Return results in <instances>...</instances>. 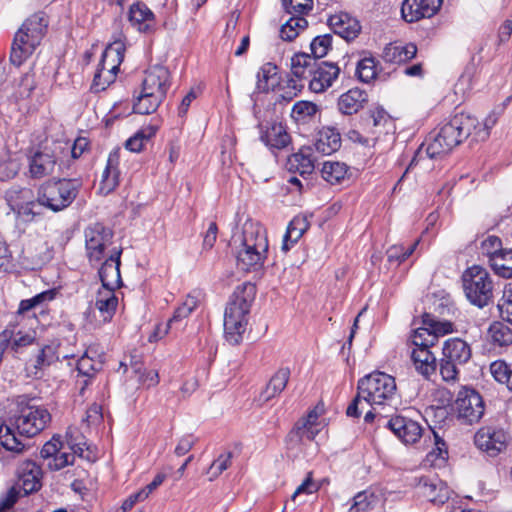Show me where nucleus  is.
<instances>
[{
	"instance_id": "nucleus-26",
	"label": "nucleus",
	"mask_w": 512,
	"mask_h": 512,
	"mask_svg": "<svg viewBox=\"0 0 512 512\" xmlns=\"http://www.w3.org/2000/svg\"><path fill=\"white\" fill-rule=\"evenodd\" d=\"M114 290L105 287L99 289L95 301L90 307L95 316L96 312H98V316L103 322L110 321L116 311L118 298Z\"/></svg>"
},
{
	"instance_id": "nucleus-11",
	"label": "nucleus",
	"mask_w": 512,
	"mask_h": 512,
	"mask_svg": "<svg viewBox=\"0 0 512 512\" xmlns=\"http://www.w3.org/2000/svg\"><path fill=\"white\" fill-rule=\"evenodd\" d=\"M423 326L414 330L411 340L414 348L430 349L437 344L439 337L453 331V325L448 321H438L431 314L422 316Z\"/></svg>"
},
{
	"instance_id": "nucleus-33",
	"label": "nucleus",
	"mask_w": 512,
	"mask_h": 512,
	"mask_svg": "<svg viewBox=\"0 0 512 512\" xmlns=\"http://www.w3.org/2000/svg\"><path fill=\"white\" fill-rule=\"evenodd\" d=\"M341 147L340 132L334 127H323L315 141V148L324 155H330Z\"/></svg>"
},
{
	"instance_id": "nucleus-12",
	"label": "nucleus",
	"mask_w": 512,
	"mask_h": 512,
	"mask_svg": "<svg viewBox=\"0 0 512 512\" xmlns=\"http://www.w3.org/2000/svg\"><path fill=\"white\" fill-rule=\"evenodd\" d=\"M508 443V433L495 426H482L474 435L476 448L489 457H496L504 452Z\"/></svg>"
},
{
	"instance_id": "nucleus-34",
	"label": "nucleus",
	"mask_w": 512,
	"mask_h": 512,
	"mask_svg": "<svg viewBox=\"0 0 512 512\" xmlns=\"http://www.w3.org/2000/svg\"><path fill=\"white\" fill-rule=\"evenodd\" d=\"M129 20L133 28L146 32L153 28L155 19L153 12L143 3H135L130 7Z\"/></svg>"
},
{
	"instance_id": "nucleus-55",
	"label": "nucleus",
	"mask_w": 512,
	"mask_h": 512,
	"mask_svg": "<svg viewBox=\"0 0 512 512\" xmlns=\"http://www.w3.org/2000/svg\"><path fill=\"white\" fill-rule=\"evenodd\" d=\"M317 112V106L308 101H298L292 107L291 117L296 122H305Z\"/></svg>"
},
{
	"instance_id": "nucleus-44",
	"label": "nucleus",
	"mask_w": 512,
	"mask_h": 512,
	"mask_svg": "<svg viewBox=\"0 0 512 512\" xmlns=\"http://www.w3.org/2000/svg\"><path fill=\"white\" fill-rule=\"evenodd\" d=\"M59 344L55 342H51L47 345H44L39 350L38 354L35 358L34 368L36 371L34 372V375H38V371H41L45 369L46 367H49L53 363L57 362L59 360Z\"/></svg>"
},
{
	"instance_id": "nucleus-22",
	"label": "nucleus",
	"mask_w": 512,
	"mask_h": 512,
	"mask_svg": "<svg viewBox=\"0 0 512 512\" xmlns=\"http://www.w3.org/2000/svg\"><path fill=\"white\" fill-rule=\"evenodd\" d=\"M41 35L42 34H15L11 47V63L20 66L40 44Z\"/></svg>"
},
{
	"instance_id": "nucleus-61",
	"label": "nucleus",
	"mask_w": 512,
	"mask_h": 512,
	"mask_svg": "<svg viewBox=\"0 0 512 512\" xmlns=\"http://www.w3.org/2000/svg\"><path fill=\"white\" fill-rule=\"evenodd\" d=\"M503 250L501 239L497 236H488L481 243V253L488 257L489 263H491L492 259Z\"/></svg>"
},
{
	"instance_id": "nucleus-28",
	"label": "nucleus",
	"mask_w": 512,
	"mask_h": 512,
	"mask_svg": "<svg viewBox=\"0 0 512 512\" xmlns=\"http://www.w3.org/2000/svg\"><path fill=\"white\" fill-rule=\"evenodd\" d=\"M416 53L417 47L413 43L391 42L384 47L381 57L387 63H402L414 58Z\"/></svg>"
},
{
	"instance_id": "nucleus-2",
	"label": "nucleus",
	"mask_w": 512,
	"mask_h": 512,
	"mask_svg": "<svg viewBox=\"0 0 512 512\" xmlns=\"http://www.w3.org/2000/svg\"><path fill=\"white\" fill-rule=\"evenodd\" d=\"M237 247V263L243 270L262 267L267 257L268 239L265 228L257 221L247 220L239 235L233 237Z\"/></svg>"
},
{
	"instance_id": "nucleus-29",
	"label": "nucleus",
	"mask_w": 512,
	"mask_h": 512,
	"mask_svg": "<svg viewBox=\"0 0 512 512\" xmlns=\"http://www.w3.org/2000/svg\"><path fill=\"white\" fill-rule=\"evenodd\" d=\"M411 359L416 371L426 379L436 373L437 359L430 349L413 348Z\"/></svg>"
},
{
	"instance_id": "nucleus-57",
	"label": "nucleus",
	"mask_w": 512,
	"mask_h": 512,
	"mask_svg": "<svg viewBox=\"0 0 512 512\" xmlns=\"http://www.w3.org/2000/svg\"><path fill=\"white\" fill-rule=\"evenodd\" d=\"M332 46V35L331 34H320L316 36L311 44V52L312 56L317 58H323L325 57Z\"/></svg>"
},
{
	"instance_id": "nucleus-25",
	"label": "nucleus",
	"mask_w": 512,
	"mask_h": 512,
	"mask_svg": "<svg viewBox=\"0 0 512 512\" xmlns=\"http://www.w3.org/2000/svg\"><path fill=\"white\" fill-rule=\"evenodd\" d=\"M198 299L192 295H187L180 306L176 308L173 316L165 324V328L161 330L157 328L156 334L159 337L166 335L169 330H181L184 327L183 321L189 317V315L198 307Z\"/></svg>"
},
{
	"instance_id": "nucleus-31",
	"label": "nucleus",
	"mask_w": 512,
	"mask_h": 512,
	"mask_svg": "<svg viewBox=\"0 0 512 512\" xmlns=\"http://www.w3.org/2000/svg\"><path fill=\"white\" fill-rule=\"evenodd\" d=\"M125 45L122 41L116 40L109 44L102 53L101 61L98 66L107 69L109 72L117 75L119 66L124 59Z\"/></svg>"
},
{
	"instance_id": "nucleus-48",
	"label": "nucleus",
	"mask_w": 512,
	"mask_h": 512,
	"mask_svg": "<svg viewBox=\"0 0 512 512\" xmlns=\"http://www.w3.org/2000/svg\"><path fill=\"white\" fill-rule=\"evenodd\" d=\"M490 266L497 275L503 278H512V249H504L496 255Z\"/></svg>"
},
{
	"instance_id": "nucleus-3",
	"label": "nucleus",
	"mask_w": 512,
	"mask_h": 512,
	"mask_svg": "<svg viewBox=\"0 0 512 512\" xmlns=\"http://www.w3.org/2000/svg\"><path fill=\"white\" fill-rule=\"evenodd\" d=\"M477 126L478 120L474 116L464 113L456 114L427 143L428 157L433 159L449 153L465 139L472 137V129H476Z\"/></svg>"
},
{
	"instance_id": "nucleus-49",
	"label": "nucleus",
	"mask_w": 512,
	"mask_h": 512,
	"mask_svg": "<svg viewBox=\"0 0 512 512\" xmlns=\"http://www.w3.org/2000/svg\"><path fill=\"white\" fill-rule=\"evenodd\" d=\"M55 296L53 290L44 291L35 295L30 299H25L20 302L18 312L25 313L30 310H39V313L44 312L45 303L51 301Z\"/></svg>"
},
{
	"instance_id": "nucleus-5",
	"label": "nucleus",
	"mask_w": 512,
	"mask_h": 512,
	"mask_svg": "<svg viewBox=\"0 0 512 512\" xmlns=\"http://www.w3.org/2000/svg\"><path fill=\"white\" fill-rule=\"evenodd\" d=\"M463 290L468 301L479 308L487 306L493 299V280L488 271L474 265L463 272Z\"/></svg>"
},
{
	"instance_id": "nucleus-59",
	"label": "nucleus",
	"mask_w": 512,
	"mask_h": 512,
	"mask_svg": "<svg viewBox=\"0 0 512 512\" xmlns=\"http://www.w3.org/2000/svg\"><path fill=\"white\" fill-rule=\"evenodd\" d=\"M498 309L501 318L512 324V283L505 285Z\"/></svg>"
},
{
	"instance_id": "nucleus-24",
	"label": "nucleus",
	"mask_w": 512,
	"mask_h": 512,
	"mask_svg": "<svg viewBox=\"0 0 512 512\" xmlns=\"http://www.w3.org/2000/svg\"><path fill=\"white\" fill-rule=\"evenodd\" d=\"M260 139L270 149H283L290 144L291 138L286 128L277 122L269 125L259 124Z\"/></svg>"
},
{
	"instance_id": "nucleus-41",
	"label": "nucleus",
	"mask_w": 512,
	"mask_h": 512,
	"mask_svg": "<svg viewBox=\"0 0 512 512\" xmlns=\"http://www.w3.org/2000/svg\"><path fill=\"white\" fill-rule=\"evenodd\" d=\"M309 228V223L305 217L296 216L294 217L288 227L287 231L283 237L282 250L288 251L292 245H294L302 235Z\"/></svg>"
},
{
	"instance_id": "nucleus-47",
	"label": "nucleus",
	"mask_w": 512,
	"mask_h": 512,
	"mask_svg": "<svg viewBox=\"0 0 512 512\" xmlns=\"http://www.w3.org/2000/svg\"><path fill=\"white\" fill-rule=\"evenodd\" d=\"M158 126L148 125L137 131L125 142V147L131 152L142 151L144 144L149 141L157 132Z\"/></svg>"
},
{
	"instance_id": "nucleus-54",
	"label": "nucleus",
	"mask_w": 512,
	"mask_h": 512,
	"mask_svg": "<svg viewBox=\"0 0 512 512\" xmlns=\"http://www.w3.org/2000/svg\"><path fill=\"white\" fill-rule=\"evenodd\" d=\"M49 20L43 12H38L27 18L17 32H43L48 28Z\"/></svg>"
},
{
	"instance_id": "nucleus-58",
	"label": "nucleus",
	"mask_w": 512,
	"mask_h": 512,
	"mask_svg": "<svg viewBox=\"0 0 512 512\" xmlns=\"http://www.w3.org/2000/svg\"><path fill=\"white\" fill-rule=\"evenodd\" d=\"M116 75L109 72L107 69H103L97 66L96 72L93 77L91 84V90L93 92H100L105 90L111 83L115 81Z\"/></svg>"
},
{
	"instance_id": "nucleus-21",
	"label": "nucleus",
	"mask_w": 512,
	"mask_h": 512,
	"mask_svg": "<svg viewBox=\"0 0 512 512\" xmlns=\"http://www.w3.org/2000/svg\"><path fill=\"white\" fill-rule=\"evenodd\" d=\"M417 489L433 504L442 505L450 498V489L445 482L437 477H421Z\"/></svg>"
},
{
	"instance_id": "nucleus-36",
	"label": "nucleus",
	"mask_w": 512,
	"mask_h": 512,
	"mask_svg": "<svg viewBox=\"0 0 512 512\" xmlns=\"http://www.w3.org/2000/svg\"><path fill=\"white\" fill-rule=\"evenodd\" d=\"M316 62V59L307 53H296L291 57V73L300 81H308Z\"/></svg>"
},
{
	"instance_id": "nucleus-45",
	"label": "nucleus",
	"mask_w": 512,
	"mask_h": 512,
	"mask_svg": "<svg viewBox=\"0 0 512 512\" xmlns=\"http://www.w3.org/2000/svg\"><path fill=\"white\" fill-rule=\"evenodd\" d=\"M277 84V66L270 62L265 63L257 73V90L259 92H268Z\"/></svg>"
},
{
	"instance_id": "nucleus-15",
	"label": "nucleus",
	"mask_w": 512,
	"mask_h": 512,
	"mask_svg": "<svg viewBox=\"0 0 512 512\" xmlns=\"http://www.w3.org/2000/svg\"><path fill=\"white\" fill-rule=\"evenodd\" d=\"M339 74L340 68L337 64L327 61L316 62L308 79L310 90L315 93L324 92L333 85Z\"/></svg>"
},
{
	"instance_id": "nucleus-35",
	"label": "nucleus",
	"mask_w": 512,
	"mask_h": 512,
	"mask_svg": "<svg viewBox=\"0 0 512 512\" xmlns=\"http://www.w3.org/2000/svg\"><path fill=\"white\" fill-rule=\"evenodd\" d=\"M290 378L289 368H280L270 378L265 388L260 394V400L268 402L274 397L278 396L287 386Z\"/></svg>"
},
{
	"instance_id": "nucleus-19",
	"label": "nucleus",
	"mask_w": 512,
	"mask_h": 512,
	"mask_svg": "<svg viewBox=\"0 0 512 512\" xmlns=\"http://www.w3.org/2000/svg\"><path fill=\"white\" fill-rule=\"evenodd\" d=\"M122 249L113 246L109 250V256L105 258L98 274L102 282V287L116 289L121 285L120 275V257Z\"/></svg>"
},
{
	"instance_id": "nucleus-63",
	"label": "nucleus",
	"mask_w": 512,
	"mask_h": 512,
	"mask_svg": "<svg viewBox=\"0 0 512 512\" xmlns=\"http://www.w3.org/2000/svg\"><path fill=\"white\" fill-rule=\"evenodd\" d=\"M74 455L67 452L59 451L49 462H47V467L51 471H58L62 468L73 464Z\"/></svg>"
},
{
	"instance_id": "nucleus-60",
	"label": "nucleus",
	"mask_w": 512,
	"mask_h": 512,
	"mask_svg": "<svg viewBox=\"0 0 512 512\" xmlns=\"http://www.w3.org/2000/svg\"><path fill=\"white\" fill-rule=\"evenodd\" d=\"M419 240H416L412 245L405 248L402 245H393L387 250V259L390 263H401L405 261L416 249Z\"/></svg>"
},
{
	"instance_id": "nucleus-56",
	"label": "nucleus",
	"mask_w": 512,
	"mask_h": 512,
	"mask_svg": "<svg viewBox=\"0 0 512 512\" xmlns=\"http://www.w3.org/2000/svg\"><path fill=\"white\" fill-rule=\"evenodd\" d=\"M246 326L242 322H233L224 319V335L226 340L233 345L239 344L246 331Z\"/></svg>"
},
{
	"instance_id": "nucleus-39",
	"label": "nucleus",
	"mask_w": 512,
	"mask_h": 512,
	"mask_svg": "<svg viewBox=\"0 0 512 512\" xmlns=\"http://www.w3.org/2000/svg\"><path fill=\"white\" fill-rule=\"evenodd\" d=\"M328 26L332 32H361L359 20L347 12H338L328 18Z\"/></svg>"
},
{
	"instance_id": "nucleus-4",
	"label": "nucleus",
	"mask_w": 512,
	"mask_h": 512,
	"mask_svg": "<svg viewBox=\"0 0 512 512\" xmlns=\"http://www.w3.org/2000/svg\"><path fill=\"white\" fill-rule=\"evenodd\" d=\"M82 183L78 179H58L43 183L38 189L39 201L53 212L61 211L72 204Z\"/></svg>"
},
{
	"instance_id": "nucleus-20",
	"label": "nucleus",
	"mask_w": 512,
	"mask_h": 512,
	"mask_svg": "<svg viewBox=\"0 0 512 512\" xmlns=\"http://www.w3.org/2000/svg\"><path fill=\"white\" fill-rule=\"evenodd\" d=\"M385 426L406 444L415 443L421 437L423 431L417 421L401 415L392 417L385 423Z\"/></svg>"
},
{
	"instance_id": "nucleus-52",
	"label": "nucleus",
	"mask_w": 512,
	"mask_h": 512,
	"mask_svg": "<svg viewBox=\"0 0 512 512\" xmlns=\"http://www.w3.org/2000/svg\"><path fill=\"white\" fill-rule=\"evenodd\" d=\"M378 499L373 492L361 491L353 498V504L348 512H369L374 508Z\"/></svg>"
},
{
	"instance_id": "nucleus-64",
	"label": "nucleus",
	"mask_w": 512,
	"mask_h": 512,
	"mask_svg": "<svg viewBox=\"0 0 512 512\" xmlns=\"http://www.w3.org/2000/svg\"><path fill=\"white\" fill-rule=\"evenodd\" d=\"M368 407L369 403L361 397L360 390H358L357 395L347 407L346 414L348 417L358 418L364 411H367Z\"/></svg>"
},
{
	"instance_id": "nucleus-8",
	"label": "nucleus",
	"mask_w": 512,
	"mask_h": 512,
	"mask_svg": "<svg viewBox=\"0 0 512 512\" xmlns=\"http://www.w3.org/2000/svg\"><path fill=\"white\" fill-rule=\"evenodd\" d=\"M454 409L456 417L461 424L473 425L482 419L485 412V404L478 391L464 386L457 393Z\"/></svg>"
},
{
	"instance_id": "nucleus-7",
	"label": "nucleus",
	"mask_w": 512,
	"mask_h": 512,
	"mask_svg": "<svg viewBox=\"0 0 512 512\" xmlns=\"http://www.w3.org/2000/svg\"><path fill=\"white\" fill-rule=\"evenodd\" d=\"M471 348L460 338H450L444 342L440 360V374L444 381L454 382L459 375L458 367L469 361Z\"/></svg>"
},
{
	"instance_id": "nucleus-46",
	"label": "nucleus",
	"mask_w": 512,
	"mask_h": 512,
	"mask_svg": "<svg viewBox=\"0 0 512 512\" xmlns=\"http://www.w3.org/2000/svg\"><path fill=\"white\" fill-rule=\"evenodd\" d=\"M163 100L164 98L162 97L141 90L133 104V111L143 115L154 113Z\"/></svg>"
},
{
	"instance_id": "nucleus-18",
	"label": "nucleus",
	"mask_w": 512,
	"mask_h": 512,
	"mask_svg": "<svg viewBox=\"0 0 512 512\" xmlns=\"http://www.w3.org/2000/svg\"><path fill=\"white\" fill-rule=\"evenodd\" d=\"M286 11L291 15L280 26V32H293L296 29L304 30L308 26L305 18L298 14H303L312 9V0H282Z\"/></svg>"
},
{
	"instance_id": "nucleus-30",
	"label": "nucleus",
	"mask_w": 512,
	"mask_h": 512,
	"mask_svg": "<svg viewBox=\"0 0 512 512\" xmlns=\"http://www.w3.org/2000/svg\"><path fill=\"white\" fill-rule=\"evenodd\" d=\"M367 100L368 95L364 90L353 88L339 97L338 109L343 114L352 115L362 109Z\"/></svg>"
},
{
	"instance_id": "nucleus-38",
	"label": "nucleus",
	"mask_w": 512,
	"mask_h": 512,
	"mask_svg": "<svg viewBox=\"0 0 512 512\" xmlns=\"http://www.w3.org/2000/svg\"><path fill=\"white\" fill-rule=\"evenodd\" d=\"M287 165L289 171L298 172L301 176L310 175L315 169L314 159L309 148L301 149L291 155Z\"/></svg>"
},
{
	"instance_id": "nucleus-27",
	"label": "nucleus",
	"mask_w": 512,
	"mask_h": 512,
	"mask_svg": "<svg viewBox=\"0 0 512 512\" xmlns=\"http://www.w3.org/2000/svg\"><path fill=\"white\" fill-rule=\"evenodd\" d=\"M15 427L10 425L0 426V461L6 462V452H10L13 455L23 453L26 444L23 443L15 434Z\"/></svg>"
},
{
	"instance_id": "nucleus-14",
	"label": "nucleus",
	"mask_w": 512,
	"mask_h": 512,
	"mask_svg": "<svg viewBox=\"0 0 512 512\" xmlns=\"http://www.w3.org/2000/svg\"><path fill=\"white\" fill-rule=\"evenodd\" d=\"M16 475L17 480L14 486L22 492L23 496L41 489L43 472L41 466L35 461L30 459L22 461L17 467Z\"/></svg>"
},
{
	"instance_id": "nucleus-51",
	"label": "nucleus",
	"mask_w": 512,
	"mask_h": 512,
	"mask_svg": "<svg viewBox=\"0 0 512 512\" xmlns=\"http://www.w3.org/2000/svg\"><path fill=\"white\" fill-rule=\"evenodd\" d=\"M355 74L363 83H370L373 81L377 76V62L375 58L369 56L359 60Z\"/></svg>"
},
{
	"instance_id": "nucleus-10",
	"label": "nucleus",
	"mask_w": 512,
	"mask_h": 512,
	"mask_svg": "<svg viewBox=\"0 0 512 512\" xmlns=\"http://www.w3.org/2000/svg\"><path fill=\"white\" fill-rule=\"evenodd\" d=\"M255 294L256 287L252 283L246 282L237 286L227 303L224 319L247 325Z\"/></svg>"
},
{
	"instance_id": "nucleus-6",
	"label": "nucleus",
	"mask_w": 512,
	"mask_h": 512,
	"mask_svg": "<svg viewBox=\"0 0 512 512\" xmlns=\"http://www.w3.org/2000/svg\"><path fill=\"white\" fill-rule=\"evenodd\" d=\"M18 407V414L11 419V423L20 436L27 438L36 436L44 430L51 420V415L47 409L31 405L26 402L24 397L18 401Z\"/></svg>"
},
{
	"instance_id": "nucleus-40",
	"label": "nucleus",
	"mask_w": 512,
	"mask_h": 512,
	"mask_svg": "<svg viewBox=\"0 0 512 512\" xmlns=\"http://www.w3.org/2000/svg\"><path fill=\"white\" fill-rule=\"evenodd\" d=\"M487 338L494 347L512 345V329L504 322L494 321L488 328Z\"/></svg>"
},
{
	"instance_id": "nucleus-42",
	"label": "nucleus",
	"mask_w": 512,
	"mask_h": 512,
	"mask_svg": "<svg viewBox=\"0 0 512 512\" xmlns=\"http://www.w3.org/2000/svg\"><path fill=\"white\" fill-rule=\"evenodd\" d=\"M117 162H118V155L117 152L110 153L107 166L102 174V179L100 183V189L105 192L109 193L113 191L116 186L118 185V179H119V171L117 168Z\"/></svg>"
},
{
	"instance_id": "nucleus-16",
	"label": "nucleus",
	"mask_w": 512,
	"mask_h": 512,
	"mask_svg": "<svg viewBox=\"0 0 512 512\" xmlns=\"http://www.w3.org/2000/svg\"><path fill=\"white\" fill-rule=\"evenodd\" d=\"M169 87L170 72L166 67L154 65L146 70L141 90L165 99Z\"/></svg>"
},
{
	"instance_id": "nucleus-9",
	"label": "nucleus",
	"mask_w": 512,
	"mask_h": 512,
	"mask_svg": "<svg viewBox=\"0 0 512 512\" xmlns=\"http://www.w3.org/2000/svg\"><path fill=\"white\" fill-rule=\"evenodd\" d=\"M86 255L90 263H98L109 256L113 232L100 223L88 226L84 232Z\"/></svg>"
},
{
	"instance_id": "nucleus-1",
	"label": "nucleus",
	"mask_w": 512,
	"mask_h": 512,
	"mask_svg": "<svg viewBox=\"0 0 512 512\" xmlns=\"http://www.w3.org/2000/svg\"><path fill=\"white\" fill-rule=\"evenodd\" d=\"M357 390L368 403L370 409L365 412L364 421L378 424L385 419L382 411L393 410L397 402V386L395 378L384 372L371 373L358 381Z\"/></svg>"
},
{
	"instance_id": "nucleus-53",
	"label": "nucleus",
	"mask_w": 512,
	"mask_h": 512,
	"mask_svg": "<svg viewBox=\"0 0 512 512\" xmlns=\"http://www.w3.org/2000/svg\"><path fill=\"white\" fill-rule=\"evenodd\" d=\"M499 118V113L492 111L483 121H478L476 129H472V140L475 142H481L488 139L490 130L495 126Z\"/></svg>"
},
{
	"instance_id": "nucleus-50",
	"label": "nucleus",
	"mask_w": 512,
	"mask_h": 512,
	"mask_svg": "<svg viewBox=\"0 0 512 512\" xmlns=\"http://www.w3.org/2000/svg\"><path fill=\"white\" fill-rule=\"evenodd\" d=\"M43 208L44 205L40 203L38 195L36 200L16 203L12 206V209L17 213L18 217L24 221H32L36 216H40Z\"/></svg>"
},
{
	"instance_id": "nucleus-37",
	"label": "nucleus",
	"mask_w": 512,
	"mask_h": 512,
	"mask_svg": "<svg viewBox=\"0 0 512 512\" xmlns=\"http://www.w3.org/2000/svg\"><path fill=\"white\" fill-rule=\"evenodd\" d=\"M320 173L321 177L329 184H342L349 178V167L343 162L325 161Z\"/></svg>"
},
{
	"instance_id": "nucleus-62",
	"label": "nucleus",
	"mask_w": 512,
	"mask_h": 512,
	"mask_svg": "<svg viewBox=\"0 0 512 512\" xmlns=\"http://www.w3.org/2000/svg\"><path fill=\"white\" fill-rule=\"evenodd\" d=\"M232 453L226 452L220 454L217 459L208 468L207 474L210 475V480L217 478L223 471L231 465Z\"/></svg>"
},
{
	"instance_id": "nucleus-17",
	"label": "nucleus",
	"mask_w": 512,
	"mask_h": 512,
	"mask_svg": "<svg viewBox=\"0 0 512 512\" xmlns=\"http://www.w3.org/2000/svg\"><path fill=\"white\" fill-rule=\"evenodd\" d=\"M442 0H404L401 6L402 18L413 23L433 16L441 7Z\"/></svg>"
},
{
	"instance_id": "nucleus-13",
	"label": "nucleus",
	"mask_w": 512,
	"mask_h": 512,
	"mask_svg": "<svg viewBox=\"0 0 512 512\" xmlns=\"http://www.w3.org/2000/svg\"><path fill=\"white\" fill-rule=\"evenodd\" d=\"M63 152L61 142H53L36 151L29 158V174L31 178L41 179L53 173L57 160Z\"/></svg>"
},
{
	"instance_id": "nucleus-43",
	"label": "nucleus",
	"mask_w": 512,
	"mask_h": 512,
	"mask_svg": "<svg viewBox=\"0 0 512 512\" xmlns=\"http://www.w3.org/2000/svg\"><path fill=\"white\" fill-rule=\"evenodd\" d=\"M434 438V448L426 455L424 459L425 466L440 467L445 464L448 457V451L445 441L439 435L431 430Z\"/></svg>"
},
{
	"instance_id": "nucleus-23",
	"label": "nucleus",
	"mask_w": 512,
	"mask_h": 512,
	"mask_svg": "<svg viewBox=\"0 0 512 512\" xmlns=\"http://www.w3.org/2000/svg\"><path fill=\"white\" fill-rule=\"evenodd\" d=\"M5 349L11 348L15 353L20 352L26 346L31 345L36 339V332L32 329H24L20 325L6 328L0 333Z\"/></svg>"
},
{
	"instance_id": "nucleus-32",
	"label": "nucleus",
	"mask_w": 512,
	"mask_h": 512,
	"mask_svg": "<svg viewBox=\"0 0 512 512\" xmlns=\"http://www.w3.org/2000/svg\"><path fill=\"white\" fill-rule=\"evenodd\" d=\"M372 119V140L373 144L381 138V136L392 137L395 134V123L390 115L383 109H375L371 112Z\"/></svg>"
}]
</instances>
